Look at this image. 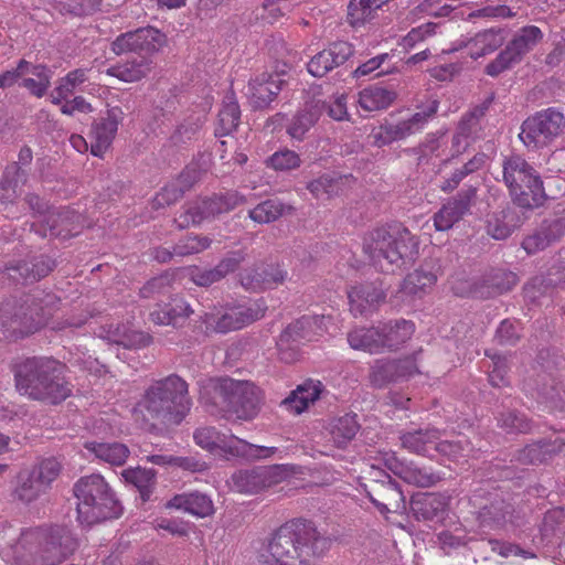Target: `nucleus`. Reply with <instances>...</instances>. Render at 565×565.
Returning a JSON list of instances; mask_svg holds the SVG:
<instances>
[{
    "label": "nucleus",
    "mask_w": 565,
    "mask_h": 565,
    "mask_svg": "<svg viewBox=\"0 0 565 565\" xmlns=\"http://www.w3.org/2000/svg\"><path fill=\"white\" fill-rule=\"evenodd\" d=\"M352 54L353 47L349 42H333L310 58L307 70L312 76L322 77L333 68L343 65Z\"/></svg>",
    "instance_id": "19"
},
{
    "label": "nucleus",
    "mask_w": 565,
    "mask_h": 565,
    "mask_svg": "<svg viewBox=\"0 0 565 565\" xmlns=\"http://www.w3.org/2000/svg\"><path fill=\"white\" fill-rule=\"evenodd\" d=\"M277 454H281V450L277 447L258 446L239 438L235 457H241L247 460H262L271 458Z\"/></svg>",
    "instance_id": "57"
},
{
    "label": "nucleus",
    "mask_w": 565,
    "mask_h": 565,
    "mask_svg": "<svg viewBox=\"0 0 565 565\" xmlns=\"http://www.w3.org/2000/svg\"><path fill=\"white\" fill-rule=\"evenodd\" d=\"M470 210L469 196L449 200L434 214V226L437 231H448Z\"/></svg>",
    "instance_id": "34"
},
{
    "label": "nucleus",
    "mask_w": 565,
    "mask_h": 565,
    "mask_svg": "<svg viewBox=\"0 0 565 565\" xmlns=\"http://www.w3.org/2000/svg\"><path fill=\"white\" fill-rule=\"evenodd\" d=\"M25 182V170L18 162L8 164L0 180L1 203H13L21 195V189Z\"/></svg>",
    "instance_id": "36"
},
{
    "label": "nucleus",
    "mask_w": 565,
    "mask_h": 565,
    "mask_svg": "<svg viewBox=\"0 0 565 565\" xmlns=\"http://www.w3.org/2000/svg\"><path fill=\"white\" fill-rule=\"evenodd\" d=\"M56 301L54 295L35 290L26 295L18 308L6 303L0 310V323L10 335L25 337L46 323Z\"/></svg>",
    "instance_id": "7"
},
{
    "label": "nucleus",
    "mask_w": 565,
    "mask_h": 565,
    "mask_svg": "<svg viewBox=\"0 0 565 565\" xmlns=\"http://www.w3.org/2000/svg\"><path fill=\"white\" fill-rule=\"evenodd\" d=\"M284 213V205L277 200H266L248 211V216L257 224H268Z\"/></svg>",
    "instance_id": "53"
},
{
    "label": "nucleus",
    "mask_w": 565,
    "mask_h": 565,
    "mask_svg": "<svg viewBox=\"0 0 565 565\" xmlns=\"http://www.w3.org/2000/svg\"><path fill=\"white\" fill-rule=\"evenodd\" d=\"M498 426L508 434H526L532 430L531 420L516 411L501 413L498 417Z\"/></svg>",
    "instance_id": "51"
},
{
    "label": "nucleus",
    "mask_w": 565,
    "mask_h": 565,
    "mask_svg": "<svg viewBox=\"0 0 565 565\" xmlns=\"http://www.w3.org/2000/svg\"><path fill=\"white\" fill-rule=\"evenodd\" d=\"M332 539L306 520L281 525L258 554V565H310L311 558L324 555Z\"/></svg>",
    "instance_id": "2"
},
{
    "label": "nucleus",
    "mask_w": 565,
    "mask_h": 565,
    "mask_svg": "<svg viewBox=\"0 0 565 565\" xmlns=\"http://www.w3.org/2000/svg\"><path fill=\"white\" fill-rule=\"evenodd\" d=\"M203 201L205 203L209 217L230 212L231 210L247 202L245 196L235 191L203 199Z\"/></svg>",
    "instance_id": "48"
},
{
    "label": "nucleus",
    "mask_w": 565,
    "mask_h": 565,
    "mask_svg": "<svg viewBox=\"0 0 565 565\" xmlns=\"http://www.w3.org/2000/svg\"><path fill=\"white\" fill-rule=\"evenodd\" d=\"M212 239L204 235L188 234L174 244V253L178 257L199 254L210 248Z\"/></svg>",
    "instance_id": "52"
},
{
    "label": "nucleus",
    "mask_w": 565,
    "mask_h": 565,
    "mask_svg": "<svg viewBox=\"0 0 565 565\" xmlns=\"http://www.w3.org/2000/svg\"><path fill=\"white\" fill-rule=\"evenodd\" d=\"M393 471L405 482L420 488L436 486L443 476L430 468L419 467L414 462H397Z\"/></svg>",
    "instance_id": "33"
},
{
    "label": "nucleus",
    "mask_w": 565,
    "mask_h": 565,
    "mask_svg": "<svg viewBox=\"0 0 565 565\" xmlns=\"http://www.w3.org/2000/svg\"><path fill=\"white\" fill-rule=\"evenodd\" d=\"M54 265L55 264L51 258L40 256L31 262H22L6 266L0 270V285L9 284L11 280L23 284L34 282L47 276L52 271Z\"/></svg>",
    "instance_id": "18"
},
{
    "label": "nucleus",
    "mask_w": 565,
    "mask_h": 565,
    "mask_svg": "<svg viewBox=\"0 0 565 565\" xmlns=\"http://www.w3.org/2000/svg\"><path fill=\"white\" fill-rule=\"evenodd\" d=\"M504 31L501 28H490L476 33L473 36H462L454 43L450 52L462 49L468 55L477 60L495 52L504 43Z\"/></svg>",
    "instance_id": "17"
},
{
    "label": "nucleus",
    "mask_w": 565,
    "mask_h": 565,
    "mask_svg": "<svg viewBox=\"0 0 565 565\" xmlns=\"http://www.w3.org/2000/svg\"><path fill=\"white\" fill-rule=\"evenodd\" d=\"M284 81L278 75L262 74L248 83L247 95L255 108L267 107L280 93Z\"/></svg>",
    "instance_id": "24"
},
{
    "label": "nucleus",
    "mask_w": 565,
    "mask_h": 565,
    "mask_svg": "<svg viewBox=\"0 0 565 565\" xmlns=\"http://www.w3.org/2000/svg\"><path fill=\"white\" fill-rule=\"evenodd\" d=\"M29 74L34 77L23 78L20 86L26 88L30 94L41 98L45 95L51 84V71L42 64L33 65L29 68Z\"/></svg>",
    "instance_id": "47"
},
{
    "label": "nucleus",
    "mask_w": 565,
    "mask_h": 565,
    "mask_svg": "<svg viewBox=\"0 0 565 565\" xmlns=\"http://www.w3.org/2000/svg\"><path fill=\"white\" fill-rule=\"evenodd\" d=\"M520 324L505 319L501 321L495 332V341L500 345H514L521 337Z\"/></svg>",
    "instance_id": "64"
},
{
    "label": "nucleus",
    "mask_w": 565,
    "mask_h": 565,
    "mask_svg": "<svg viewBox=\"0 0 565 565\" xmlns=\"http://www.w3.org/2000/svg\"><path fill=\"white\" fill-rule=\"evenodd\" d=\"M122 116L121 108L113 107L107 110L105 117L95 122L92 132L94 139L90 146L92 154L99 158L104 156L116 136Z\"/></svg>",
    "instance_id": "21"
},
{
    "label": "nucleus",
    "mask_w": 565,
    "mask_h": 565,
    "mask_svg": "<svg viewBox=\"0 0 565 565\" xmlns=\"http://www.w3.org/2000/svg\"><path fill=\"white\" fill-rule=\"evenodd\" d=\"M166 35L152 26L140 28L118 35L111 42V51L116 55L136 53L150 58L166 44Z\"/></svg>",
    "instance_id": "16"
},
{
    "label": "nucleus",
    "mask_w": 565,
    "mask_h": 565,
    "mask_svg": "<svg viewBox=\"0 0 565 565\" xmlns=\"http://www.w3.org/2000/svg\"><path fill=\"white\" fill-rule=\"evenodd\" d=\"M326 102L310 99L294 115L287 126V134L295 140H303L306 134L317 124L324 111Z\"/></svg>",
    "instance_id": "22"
},
{
    "label": "nucleus",
    "mask_w": 565,
    "mask_h": 565,
    "mask_svg": "<svg viewBox=\"0 0 565 565\" xmlns=\"http://www.w3.org/2000/svg\"><path fill=\"white\" fill-rule=\"evenodd\" d=\"M265 311L266 307L263 302H254L250 306L221 307L204 312L200 320L207 332L227 333L262 319Z\"/></svg>",
    "instance_id": "12"
},
{
    "label": "nucleus",
    "mask_w": 565,
    "mask_h": 565,
    "mask_svg": "<svg viewBox=\"0 0 565 565\" xmlns=\"http://www.w3.org/2000/svg\"><path fill=\"white\" fill-rule=\"evenodd\" d=\"M383 352L392 351L404 343H406L415 331V326L412 321L398 319L380 324Z\"/></svg>",
    "instance_id": "35"
},
{
    "label": "nucleus",
    "mask_w": 565,
    "mask_h": 565,
    "mask_svg": "<svg viewBox=\"0 0 565 565\" xmlns=\"http://www.w3.org/2000/svg\"><path fill=\"white\" fill-rule=\"evenodd\" d=\"M374 12L367 0H350L348 22L354 28L361 26L373 18Z\"/></svg>",
    "instance_id": "59"
},
{
    "label": "nucleus",
    "mask_w": 565,
    "mask_h": 565,
    "mask_svg": "<svg viewBox=\"0 0 565 565\" xmlns=\"http://www.w3.org/2000/svg\"><path fill=\"white\" fill-rule=\"evenodd\" d=\"M359 429L356 415L345 414L331 423L330 435L337 447L344 448L355 437Z\"/></svg>",
    "instance_id": "43"
},
{
    "label": "nucleus",
    "mask_w": 565,
    "mask_h": 565,
    "mask_svg": "<svg viewBox=\"0 0 565 565\" xmlns=\"http://www.w3.org/2000/svg\"><path fill=\"white\" fill-rule=\"evenodd\" d=\"M85 448L99 460L114 466L124 465L130 454L128 447L121 443L88 441Z\"/></svg>",
    "instance_id": "41"
},
{
    "label": "nucleus",
    "mask_w": 565,
    "mask_h": 565,
    "mask_svg": "<svg viewBox=\"0 0 565 565\" xmlns=\"http://www.w3.org/2000/svg\"><path fill=\"white\" fill-rule=\"evenodd\" d=\"M447 498L437 493H427L413 501L414 513L424 520H433L444 513L447 508Z\"/></svg>",
    "instance_id": "44"
},
{
    "label": "nucleus",
    "mask_w": 565,
    "mask_h": 565,
    "mask_svg": "<svg viewBox=\"0 0 565 565\" xmlns=\"http://www.w3.org/2000/svg\"><path fill=\"white\" fill-rule=\"evenodd\" d=\"M167 508L182 510L199 518L209 516L214 511L210 497L201 492L175 494L167 502Z\"/></svg>",
    "instance_id": "29"
},
{
    "label": "nucleus",
    "mask_w": 565,
    "mask_h": 565,
    "mask_svg": "<svg viewBox=\"0 0 565 565\" xmlns=\"http://www.w3.org/2000/svg\"><path fill=\"white\" fill-rule=\"evenodd\" d=\"M0 531L3 558L13 565H58L76 548V540L64 525H43Z\"/></svg>",
    "instance_id": "1"
},
{
    "label": "nucleus",
    "mask_w": 565,
    "mask_h": 565,
    "mask_svg": "<svg viewBox=\"0 0 565 565\" xmlns=\"http://www.w3.org/2000/svg\"><path fill=\"white\" fill-rule=\"evenodd\" d=\"M151 64L148 57L132 58L108 67L106 74L125 83L138 82L150 73Z\"/></svg>",
    "instance_id": "38"
},
{
    "label": "nucleus",
    "mask_w": 565,
    "mask_h": 565,
    "mask_svg": "<svg viewBox=\"0 0 565 565\" xmlns=\"http://www.w3.org/2000/svg\"><path fill=\"white\" fill-rule=\"evenodd\" d=\"M323 391L320 381L308 380L303 384L298 385L288 397L282 401V405L289 412L299 415L319 399Z\"/></svg>",
    "instance_id": "28"
},
{
    "label": "nucleus",
    "mask_w": 565,
    "mask_h": 565,
    "mask_svg": "<svg viewBox=\"0 0 565 565\" xmlns=\"http://www.w3.org/2000/svg\"><path fill=\"white\" fill-rule=\"evenodd\" d=\"M418 245L417 237L401 223L375 227L363 237L364 253L385 274H395L413 263Z\"/></svg>",
    "instance_id": "3"
},
{
    "label": "nucleus",
    "mask_w": 565,
    "mask_h": 565,
    "mask_svg": "<svg viewBox=\"0 0 565 565\" xmlns=\"http://www.w3.org/2000/svg\"><path fill=\"white\" fill-rule=\"evenodd\" d=\"M439 103L431 100L419 111H416L407 119L397 122H384L371 132L372 143L375 147H384L394 141L403 140L409 136L420 132L428 121L437 114Z\"/></svg>",
    "instance_id": "15"
},
{
    "label": "nucleus",
    "mask_w": 565,
    "mask_h": 565,
    "mask_svg": "<svg viewBox=\"0 0 565 565\" xmlns=\"http://www.w3.org/2000/svg\"><path fill=\"white\" fill-rule=\"evenodd\" d=\"M192 182L189 180V173H181L180 177L167 184L162 190L156 194L152 200L154 209L164 207L175 203L182 198L184 192L190 189Z\"/></svg>",
    "instance_id": "45"
},
{
    "label": "nucleus",
    "mask_w": 565,
    "mask_h": 565,
    "mask_svg": "<svg viewBox=\"0 0 565 565\" xmlns=\"http://www.w3.org/2000/svg\"><path fill=\"white\" fill-rule=\"evenodd\" d=\"M193 313L190 305L182 298H172L164 306L158 305L150 312V319L158 326H178Z\"/></svg>",
    "instance_id": "31"
},
{
    "label": "nucleus",
    "mask_w": 565,
    "mask_h": 565,
    "mask_svg": "<svg viewBox=\"0 0 565 565\" xmlns=\"http://www.w3.org/2000/svg\"><path fill=\"white\" fill-rule=\"evenodd\" d=\"M241 109L233 93L225 95L217 116L216 135L227 136L238 127Z\"/></svg>",
    "instance_id": "42"
},
{
    "label": "nucleus",
    "mask_w": 565,
    "mask_h": 565,
    "mask_svg": "<svg viewBox=\"0 0 565 565\" xmlns=\"http://www.w3.org/2000/svg\"><path fill=\"white\" fill-rule=\"evenodd\" d=\"M238 419L252 420L260 408V391L250 382L222 379L215 386V402Z\"/></svg>",
    "instance_id": "9"
},
{
    "label": "nucleus",
    "mask_w": 565,
    "mask_h": 565,
    "mask_svg": "<svg viewBox=\"0 0 565 565\" xmlns=\"http://www.w3.org/2000/svg\"><path fill=\"white\" fill-rule=\"evenodd\" d=\"M122 476L127 482L134 484L139 490L143 501L149 499L156 482L154 470L138 467L126 469Z\"/></svg>",
    "instance_id": "49"
},
{
    "label": "nucleus",
    "mask_w": 565,
    "mask_h": 565,
    "mask_svg": "<svg viewBox=\"0 0 565 565\" xmlns=\"http://www.w3.org/2000/svg\"><path fill=\"white\" fill-rule=\"evenodd\" d=\"M487 355L492 361V369L489 372L490 384L494 387L508 386L510 381L508 377L507 358L499 354L490 355L487 353Z\"/></svg>",
    "instance_id": "61"
},
{
    "label": "nucleus",
    "mask_w": 565,
    "mask_h": 565,
    "mask_svg": "<svg viewBox=\"0 0 565 565\" xmlns=\"http://www.w3.org/2000/svg\"><path fill=\"white\" fill-rule=\"evenodd\" d=\"M195 443L210 452L235 457L239 438L220 433L214 427H201L194 433Z\"/></svg>",
    "instance_id": "23"
},
{
    "label": "nucleus",
    "mask_w": 565,
    "mask_h": 565,
    "mask_svg": "<svg viewBox=\"0 0 565 565\" xmlns=\"http://www.w3.org/2000/svg\"><path fill=\"white\" fill-rule=\"evenodd\" d=\"M487 110L488 105L482 104L462 116L457 128L460 130L461 135H465V139L475 140L480 137V131L482 130V119Z\"/></svg>",
    "instance_id": "50"
},
{
    "label": "nucleus",
    "mask_w": 565,
    "mask_h": 565,
    "mask_svg": "<svg viewBox=\"0 0 565 565\" xmlns=\"http://www.w3.org/2000/svg\"><path fill=\"white\" fill-rule=\"evenodd\" d=\"M330 317L326 316H303L286 327L280 333L277 347L280 359L286 362H292L297 358V348L308 341H312L317 335H321L327 330V321Z\"/></svg>",
    "instance_id": "13"
},
{
    "label": "nucleus",
    "mask_w": 565,
    "mask_h": 565,
    "mask_svg": "<svg viewBox=\"0 0 565 565\" xmlns=\"http://www.w3.org/2000/svg\"><path fill=\"white\" fill-rule=\"evenodd\" d=\"M192 406L188 383L172 374L154 381L135 407L136 414L147 423L179 425Z\"/></svg>",
    "instance_id": "4"
},
{
    "label": "nucleus",
    "mask_w": 565,
    "mask_h": 565,
    "mask_svg": "<svg viewBox=\"0 0 565 565\" xmlns=\"http://www.w3.org/2000/svg\"><path fill=\"white\" fill-rule=\"evenodd\" d=\"M307 188L317 199H329L339 190L338 181L328 174L312 180Z\"/></svg>",
    "instance_id": "62"
},
{
    "label": "nucleus",
    "mask_w": 565,
    "mask_h": 565,
    "mask_svg": "<svg viewBox=\"0 0 565 565\" xmlns=\"http://www.w3.org/2000/svg\"><path fill=\"white\" fill-rule=\"evenodd\" d=\"M435 451L448 458L449 460L457 461L460 458L468 457L472 451V448L470 447V443L467 439L450 441L441 440L439 438L435 446Z\"/></svg>",
    "instance_id": "56"
},
{
    "label": "nucleus",
    "mask_w": 565,
    "mask_h": 565,
    "mask_svg": "<svg viewBox=\"0 0 565 565\" xmlns=\"http://www.w3.org/2000/svg\"><path fill=\"white\" fill-rule=\"evenodd\" d=\"M543 39L542 30L536 25H526L515 32L507 46L486 66V73L495 77L518 64Z\"/></svg>",
    "instance_id": "14"
},
{
    "label": "nucleus",
    "mask_w": 565,
    "mask_h": 565,
    "mask_svg": "<svg viewBox=\"0 0 565 565\" xmlns=\"http://www.w3.org/2000/svg\"><path fill=\"white\" fill-rule=\"evenodd\" d=\"M300 156L288 148H282L274 152L266 159V166L275 171H290L301 166Z\"/></svg>",
    "instance_id": "54"
},
{
    "label": "nucleus",
    "mask_w": 565,
    "mask_h": 565,
    "mask_svg": "<svg viewBox=\"0 0 565 565\" xmlns=\"http://www.w3.org/2000/svg\"><path fill=\"white\" fill-rule=\"evenodd\" d=\"M561 452H565V436L555 435L553 438L526 445L518 451L515 460L521 465H540L552 460Z\"/></svg>",
    "instance_id": "20"
},
{
    "label": "nucleus",
    "mask_w": 565,
    "mask_h": 565,
    "mask_svg": "<svg viewBox=\"0 0 565 565\" xmlns=\"http://www.w3.org/2000/svg\"><path fill=\"white\" fill-rule=\"evenodd\" d=\"M65 365L46 356L28 358L15 366L17 388L32 399L57 404L71 394Z\"/></svg>",
    "instance_id": "5"
},
{
    "label": "nucleus",
    "mask_w": 565,
    "mask_h": 565,
    "mask_svg": "<svg viewBox=\"0 0 565 565\" xmlns=\"http://www.w3.org/2000/svg\"><path fill=\"white\" fill-rule=\"evenodd\" d=\"M276 468H254L239 470L232 475L231 487L241 493H256L269 487Z\"/></svg>",
    "instance_id": "25"
},
{
    "label": "nucleus",
    "mask_w": 565,
    "mask_h": 565,
    "mask_svg": "<svg viewBox=\"0 0 565 565\" xmlns=\"http://www.w3.org/2000/svg\"><path fill=\"white\" fill-rule=\"evenodd\" d=\"M79 215L70 210H52L44 216L43 222L47 228L44 231L43 235L62 238L74 236L78 233V226L76 224Z\"/></svg>",
    "instance_id": "26"
},
{
    "label": "nucleus",
    "mask_w": 565,
    "mask_h": 565,
    "mask_svg": "<svg viewBox=\"0 0 565 565\" xmlns=\"http://www.w3.org/2000/svg\"><path fill=\"white\" fill-rule=\"evenodd\" d=\"M444 134H428L425 140L419 145V161L428 162L433 157H439L440 149L445 146Z\"/></svg>",
    "instance_id": "63"
},
{
    "label": "nucleus",
    "mask_w": 565,
    "mask_h": 565,
    "mask_svg": "<svg viewBox=\"0 0 565 565\" xmlns=\"http://www.w3.org/2000/svg\"><path fill=\"white\" fill-rule=\"evenodd\" d=\"M89 73L90 68L78 67L60 77L51 93V102L55 105L62 104L77 90H83L82 86L88 82Z\"/></svg>",
    "instance_id": "30"
},
{
    "label": "nucleus",
    "mask_w": 565,
    "mask_h": 565,
    "mask_svg": "<svg viewBox=\"0 0 565 565\" xmlns=\"http://www.w3.org/2000/svg\"><path fill=\"white\" fill-rule=\"evenodd\" d=\"M396 98L395 90L371 85L359 93L358 104L365 111H379L390 107Z\"/></svg>",
    "instance_id": "37"
},
{
    "label": "nucleus",
    "mask_w": 565,
    "mask_h": 565,
    "mask_svg": "<svg viewBox=\"0 0 565 565\" xmlns=\"http://www.w3.org/2000/svg\"><path fill=\"white\" fill-rule=\"evenodd\" d=\"M348 343L353 350H361L371 354L383 352L380 327L354 328L348 333Z\"/></svg>",
    "instance_id": "39"
},
{
    "label": "nucleus",
    "mask_w": 565,
    "mask_h": 565,
    "mask_svg": "<svg viewBox=\"0 0 565 565\" xmlns=\"http://www.w3.org/2000/svg\"><path fill=\"white\" fill-rule=\"evenodd\" d=\"M62 470L60 461L46 458L30 468L22 469L15 479L13 499L29 505L49 493Z\"/></svg>",
    "instance_id": "10"
},
{
    "label": "nucleus",
    "mask_w": 565,
    "mask_h": 565,
    "mask_svg": "<svg viewBox=\"0 0 565 565\" xmlns=\"http://www.w3.org/2000/svg\"><path fill=\"white\" fill-rule=\"evenodd\" d=\"M487 161V156L483 152L476 153L471 159H469L466 163H463L460 168L456 169L451 175L445 179L440 189L444 192L454 191L460 182L466 179L468 175L481 170Z\"/></svg>",
    "instance_id": "46"
},
{
    "label": "nucleus",
    "mask_w": 565,
    "mask_h": 565,
    "mask_svg": "<svg viewBox=\"0 0 565 565\" xmlns=\"http://www.w3.org/2000/svg\"><path fill=\"white\" fill-rule=\"evenodd\" d=\"M209 218L205 203L203 200L191 202L184 211L175 218L179 228H186L201 224Z\"/></svg>",
    "instance_id": "55"
},
{
    "label": "nucleus",
    "mask_w": 565,
    "mask_h": 565,
    "mask_svg": "<svg viewBox=\"0 0 565 565\" xmlns=\"http://www.w3.org/2000/svg\"><path fill=\"white\" fill-rule=\"evenodd\" d=\"M564 131V113L557 107H548L523 121L520 139L529 149H540L550 146Z\"/></svg>",
    "instance_id": "11"
},
{
    "label": "nucleus",
    "mask_w": 565,
    "mask_h": 565,
    "mask_svg": "<svg viewBox=\"0 0 565 565\" xmlns=\"http://www.w3.org/2000/svg\"><path fill=\"white\" fill-rule=\"evenodd\" d=\"M509 507L503 502L493 503L490 507H484L480 511L482 524L500 527L508 522Z\"/></svg>",
    "instance_id": "60"
},
{
    "label": "nucleus",
    "mask_w": 565,
    "mask_h": 565,
    "mask_svg": "<svg viewBox=\"0 0 565 565\" xmlns=\"http://www.w3.org/2000/svg\"><path fill=\"white\" fill-rule=\"evenodd\" d=\"M439 430L435 428L417 429L401 435L402 447L412 454L430 457L435 450Z\"/></svg>",
    "instance_id": "32"
},
{
    "label": "nucleus",
    "mask_w": 565,
    "mask_h": 565,
    "mask_svg": "<svg viewBox=\"0 0 565 565\" xmlns=\"http://www.w3.org/2000/svg\"><path fill=\"white\" fill-rule=\"evenodd\" d=\"M502 180L518 205L534 209L544 203L546 196L541 177L523 157L503 158Z\"/></svg>",
    "instance_id": "8"
},
{
    "label": "nucleus",
    "mask_w": 565,
    "mask_h": 565,
    "mask_svg": "<svg viewBox=\"0 0 565 565\" xmlns=\"http://www.w3.org/2000/svg\"><path fill=\"white\" fill-rule=\"evenodd\" d=\"M370 381L375 387H383L396 381L395 366L391 361L376 360L371 366Z\"/></svg>",
    "instance_id": "58"
},
{
    "label": "nucleus",
    "mask_w": 565,
    "mask_h": 565,
    "mask_svg": "<svg viewBox=\"0 0 565 565\" xmlns=\"http://www.w3.org/2000/svg\"><path fill=\"white\" fill-rule=\"evenodd\" d=\"M436 281L437 277L431 270L419 268L405 277L399 291L409 298H422Z\"/></svg>",
    "instance_id": "40"
},
{
    "label": "nucleus",
    "mask_w": 565,
    "mask_h": 565,
    "mask_svg": "<svg viewBox=\"0 0 565 565\" xmlns=\"http://www.w3.org/2000/svg\"><path fill=\"white\" fill-rule=\"evenodd\" d=\"M73 492L81 524L89 526L120 514L119 503L100 475L82 477L74 484Z\"/></svg>",
    "instance_id": "6"
},
{
    "label": "nucleus",
    "mask_w": 565,
    "mask_h": 565,
    "mask_svg": "<svg viewBox=\"0 0 565 565\" xmlns=\"http://www.w3.org/2000/svg\"><path fill=\"white\" fill-rule=\"evenodd\" d=\"M348 297L351 312L354 316H364L374 311L384 301L385 294L371 285H362L351 288Z\"/></svg>",
    "instance_id": "27"
}]
</instances>
